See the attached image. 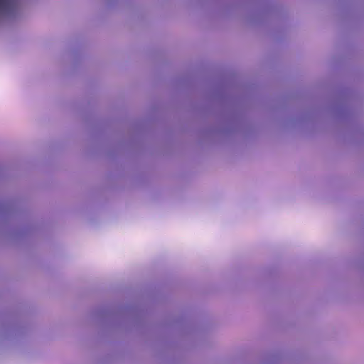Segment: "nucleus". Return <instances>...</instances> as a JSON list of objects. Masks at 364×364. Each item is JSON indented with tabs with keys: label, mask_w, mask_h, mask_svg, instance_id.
Masks as SVG:
<instances>
[{
	"label": "nucleus",
	"mask_w": 364,
	"mask_h": 364,
	"mask_svg": "<svg viewBox=\"0 0 364 364\" xmlns=\"http://www.w3.org/2000/svg\"><path fill=\"white\" fill-rule=\"evenodd\" d=\"M7 0H0V7Z\"/></svg>",
	"instance_id": "f257e3e1"
}]
</instances>
